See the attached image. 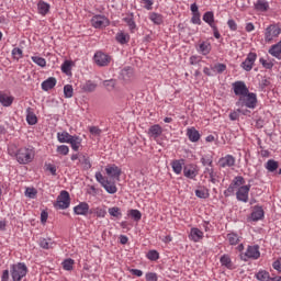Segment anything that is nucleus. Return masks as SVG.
I'll return each mask as SVG.
<instances>
[{"instance_id": "f257e3e1", "label": "nucleus", "mask_w": 281, "mask_h": 281, "mask_svg": "<svg viewBox=\"0 0 281 281\" xmlns=\"http://www.w3.org/2000/svg\"><path fill=\"white\" fill-rule=\"evenodd\" d=\"M9 155L15 157L16 161L22 165L32 164L34 161V149L22 147L14 150V147L9 148Z\"/></svg>"}, {"instance_id": "f03ea898", "label": "nucleus", "mask_w": 281, "mask_h": 281, "mask_svg": "<svg viewBox=\"0 0 281 281\" xmlns=\"http://www.w3.org/2000/svg\"><path fill=\"white\" fill-rule=\"evenodd\" d=\"M10 273L12 280L21 281L27 276V266L24 262L13 263L11 265Z\"/></svg>"}, {"instance_id": "7ed1b4c3", "label": "nucleus", "mask_w": 281, "mask_h": 281, "mask_svg": "<svg viewBox=\"0 0 281 281\" xmlns=\"http://www.w3.org/2000/svg\"><path fill=\"white\" fill-rule=\"evenodd\" d=\"M257 104L258 97L254 92H248L247 94L239 97L236 102V106H246V109H256Z\"/></svg>"}, {"instance_id": "20e7f679", "label": "nucleus", "mask_w": 281, "mask_h": 281, "mask_svg": "<svg viewBox=\"0 0 281 281\" xmlns=\"http://www.w3.org/2000/svg\"><path fill=\"white\" fill-rule=\"evenodd\" d=\"M69 205H71V198L69 196V192L64 190L57 196L54 207H56V210H67Z\"/></svg>"}, {"instance_id": "39448f33", "label": "nucleus", "mask_w": 281, "mask_h": 281, "mask_svg": "<svg viewBox=\"0 0 281 281\" xmlns=\"http://www.w3.org/2000/svg\"><path fill=\"white\" fill-rule=\"evenodd\" d=\"M240 258L244 260V262H247L249 259L258 260V258H260V246H248L246 252L240 255Z\"/></svg>"}, {"instance_id": "423d86ee", "label": "nucleus", "mask_w": 281, "mask_h": 281, "mask_svg": "<svg viewBox=\"0 0 281 281\" xmlns=\"http://www.w3.org/2000/svg\"><path fill=\"white\" fill-rule=\"evenodd\" d=\"M281 34V29L277 24H270L265 31L266 43H272L274 38H278Z\"/></svg>"}, {"instance_id": "0eeeda50", "label": "nucleus", "mask_w": 281, "mask_h": 281, "mask_svg": "<svg viewBox=\"0 0 281 281\" xmlns=\"http://www.w3.org/2000/svg\"><path fill=\"white\" fill-rule=\"evenodd\" d=\"M91 25L95 27V30H103V27L111 25V21H109V18L105 15L97 14L92 16Z\"/></svg>"}, {"instance_id": "6e6552de", "label": "nucleus", "mask_w": 281, "mask_h": 281, "mask_svg": "<svg viewBox=\"0 0 281 281\" xmlns=\"http://www.w3.org/2000/svg\"><path fill=\"white\" fill-rule=\"evenodd\" d=\"M243 186H245V178H243V176H236L227 190L224 191V195L232 196V194H234L236 191V188H243Z\"/></svg>"}, {"instance_id": "1a4fd4ad", "label": "nucleus", "mask_w": 281, "mask_h": 281, "mask_svg": "<svg viewBox=\"0 0 281 281\" xmlns=\"http://www.w3.org/2000/svg\"><path fill=\"white\" fill-rule=\"evenodd\" d=\"M251 190V184L241 186L238 188L236 192L237 201H241V203H247L249 201V191Z\"/></svg>"}, {"instance_id": "9d476101", "label": "nucleus", "mask_w": 281, "mask_h": 281, "mask_svg": "<svg viewBox=\"0 0 281 281\" xmlns=\"http://www.w3.org/2000/svg\"><path fill=\"white\" fill-rule=\"evenodd\" d=\"M93 58L95 65H98L99 67H108V65L111 63V56L102 52H97Z\"/></svg>"}, {"instance_id": "9b49d317", "label": "nucleus", "mask_w": 281, "mask_h": 281, "mask_svg": "<svg viewBox=\"0 0 281 281\" xmlns=\"http://www.w3.org/2000/svg\"><path fill=\"white\" fill-rule=\"evenodd\" d=\"M233 91L235 95H239V98H243L244 95L248 94L249 88H247V85H245L244 81H235L233 83Z\"/></svg>"}, {"instance_id": "f8f14e48", "label": "nucleus", "mask_w": 281, "mask_h": 281, "mask_svg": "<svg viewBox=\"0 0 281 281\" xmlns=\"http://www.w3.org/2000/svg\"><path fill=\"white\" fill-rule=\"evenodd\" d=\"M256 58H258L256 53H249L246 59L240 64V67L244 68L245 71H251V69H254V63H256Z\"/></svg>"}, {"instance_id": "ddd939ff", "label": "nucleus", "mask_w": 281, "mask_h": 281, "mask_svg": "<svg viewBox=\"0 0 281 281\" xmlns=\"http://www.w3.org/2000/svg\"><path fill=\"white\" fill-rule=\"evenodd\" d=\"M105 172H106L108 177H111V179H116L117 181H120V177L122 175V169L120 167H117L116 165H109L105 168Z\"/></svg>"}, {"instance_id": "4468645a", "label": "nucleus", "mask_w": 281, "mask_h": 281, "mask_svg": "<svg viewBox=\"0 0 281 281\" xmlns=\"http://www.w3.org/2000/svg\"><path fill=\"white\" fill-rule=\"evenodd\" d=\"M164 133V128H161L159 126V124H155V125H151L149 128H148V135L149 137H151V139H159V137H161V134Z\"/></svg>"}, {"instance_id": "2eb2a0df", "label": "nucleus", "mask_w": 281, "mask_h": 281, "mask_svg": "<svg viewBox=\"0 0 281 281\" xmlns=\"http://www.w3.org/2000/svg\"><path fill=\"white\" fill-rule=\"evenodd\" d=\"M218 165L221 168H232V166L236 165V158H234L232 155H226L220 159Z\"/></svg>"}, {"instance_id": "dca6fc26", "label": "nucleus", "mask_w": 281, "mask_h": 281, "mask_svg": "<svg viewBox=\"0 0 281 281\" xmlns=\"http://www.w3.org/2000/svg\"><path fill=\"white\" fill-rule=\"evenodd\" d=\"M74 213L77 214V216H87V214H89V204L87 202L79 203L74 207Z\"/></svg>"}, {"instance_id": "f3484780", "label": "nucleus", "mask_w": 281, "mask_h": 281, "mask_svg": "<svg viewBox=\"0 0 281 281\" xmlns=\"http://www.w3.org/2000/svg\"><path fill=\"white\" fill-rule=\"evenodd\" d=\"M120 76L125 82H131V79L135 76V70L131 67H125L121 70Z\"/></svg>"}, {"instance_id": "a211bd4d", "label": "nucleus", "mask_w": 281, "mask_h": 281, "mask_svg": "<svg viewBox=\"0 0 281 281\" xmlns=\"http://www.w3.org/2000/svg\"><path fill=\"white\" fill-rule=\"evenodd\" d=\"M183 175L187 179H194L199 175V171H196L194 165H188L183 168Z\"/></svg>"}, {"instance_id": "6ab92c4d", "label": "nucleus", "mask_w": 281, "mask_h": 281, "mask_svg": "<svg viewBox=\"0 0 281 281\" xmlns=\"http://www.w3.org/2000/svg\"><path fill=\"white\" fill-rule=\"evenodd\" d=\"M262 218H265V210H262V206H255L251 213V221L258 222L262 221Z\"/></svg>"}, {"instance_id": "aec40b11", "label": "nucleus", "mask_w": 281, "mask_h": 281, "mask_svg": "<svg viewBox=\"0 0 281 281\" xmlns=\"http://www.w3.org/2000/svg\"><path fill=\"white\" fill-rule=\"evenodd\" d=\"M268 53L273 56L274 58H278L279 60H281V41L274 45H272Z\"/></svg>"}, {"instance_id": "412c9836", "label": "nucleus", "mask_w": 281, "mask_h": 281, "mask_svg": "<svg viewBox=\"0 0 281 281\" xmlns=\"http://www.w3.org/2000/svg\"><path fill=\"white\" fill-rule=\"evenodd\" d=\"M26 122L30 126H34L38 122V117H36V114H34L32 108L26 109Z\"/></svg>"}, {"instance_id": "4be33fe9", "label": "nucleus", "mask_w": 281, "mask_h": 281, "mask_svg": "<svg viewBox=\"0 0 281 281\" xmlns=\"http://www.w3.org/2000/svg\"><path fill=\"white\" fill-rule=\"evenodd\" d=\"M189 238L190 240H193V243H199V240H202L203 238V233L199 228H191Z\"/></svg>"}, {"instance_id": "5701e85b", "label": "nucleus", "mask_w": 281, "mask_h": 281, "mask_svg": "<svg viewBox=\"0 0 281 281\" xmlns=\"http://www.w3.org/2000/svg\"><path fill=\"white\" fill-rule=\"evenodd\" d=\"M256 280L258 281H272L273 278H271V274L267 270H259L255 274Z\"/></svg>"}, {"instance_id": "b1692460", "label": "nucleus", "mask_w": 281, "mask_h": 281, "mask_svg": "<svg viewBox=\"0 0 281 281\" xmlns=\"http://www.w3.org/2000/svg\"><path fill=\"white\" fill-rule=\"evenodd\" d=\"M56 87V78L49 77L45 81L42 82V89L43 91H49Z\"/></svg>"}, {"instance_id": "393cba45", "label": "nucleus", "mask_w": 281, "mask_h": 281, "mask_svg": "<svg viewBox=\"0 0 281 281\" xmlns=\"http://www.w3.org/2000/svg\"><path fill=\"white\" fill-rule=\"evenodd\" d=\"M187 135L190 142H193V143L199 142V139H201V134L194 127L188 128Z\"/></svg>"}, {"instance_id": "a878e982", "label": "nucleus", "mask_w": 281, "mask_h": 281, "mask_svg": "<svg viewBox=\"0 0 281 281\" xmlns=\"http://www.w3.org/2000/svg\"><path fill=\"white\" fill-rule=\"evenodd\" d=\"M12 102H14V97L0 92V104H2V106H12Z\"/></svg>"}, {"instance_id": "bb28decb", "label": "nucleus", "mask_w": 281, "mask_h": 281, "mask_svg": "<svg viewBox=\"0 0 281 281\" xmlns=\"http://www.w3.org/2000/svg\"><path fill=\"white\" fill-rule=\"evenodd\" d=\"M68 144H70L72 150L78 153V150L80 149V145L82 144V138L74 135L72 138L68 142Z\"/></svg>"}, {"instance_id": "cd10ccee", "label": "nucleus", "mask_w": 281, "mask_h": 281, "mask_svg": "<svg viewBox=\"0 0 281 281\" xmlns=\"http://www.w3.org/2000/svg\"><path fill=\"white\" fill-rule=\"evenodd\" d=\"M255 10H258V12H267V10H269V2L267 0H257Z\"/></svg>"}, {"instance_id": "c85d7f7f", "label": "nucleus", "mask_w": 281, "mask_h": 281, "mask_svg": "<svg viewBox=\"0 0 281 281\" xmlns=\"http://www.w3.org/2000/svg\"><path fill=\"white\" fill-rule=\"evenodd\" d=\"M74 135H70L68 132L57 133V139L60 144H69V140L72 139Z\"/></svg>"}, {"instance_id": "c756f323", "label": "nucleus", "mask_w": 281, "mask_h": 281, "mask_svg": "<svg viewBox=\"0 0 281 281\" xmlns=\"http://www.w3.org/2000/svg\"><path fill=\"white\" fill-rule=\"evenodd\" d=\"M203 21L210 25V27H214V12L207 11L203 14Z\"/></svg>"}, {"instance_id": "7c9ffc66", "label": "nucleus", "mask_w": 281, "mask_h": 281, "mask_svg": "<svg viewBox=\"0 0 281 281\" xmlns=\"http://www.w3.org/2000/svg\"><path fill=\"white\" fill-rule=\"evenodd\" d=\"M102 188H104L108 194H115V192H117V187L115 183L109 180L102 186Z\"/></svg>"}, {"instance_id": "2f4dec72", "label": "nucleus", "mask_w": 281, "mask_h": 281, "mask_svg": "<svg viewBox=\"0 0 281 281\" xmlns=\"http://www.w3.org/2000/svg\"><path fill=\"white\" fill-rule=\"evenodd\" d=\"M265 168L267 169L268 172H276V170H278L279 168V164L273 159H269L266 162Z\"/></svg>"}, {"instance_id": "473e14b6", "label": "nucleus", "mask_w": 281, "mask_h": 281, "mask_svg": "<svg viewBox=\"0 0 281 281\" xmlns=\"http://www.w3.org/2000/svg\"><path fill=\"white\" fill-rule=\"evenodd\" d=\"M37 10H38L40 14L45 16V14H47V12H49V3L45 2V1H40L37 3Z\"/></svg>"}, {"instance_id": "72a5a7b5", "label": "nucleus", "mask_w": 281, "mask_h": 281, "mask_svg": "<svg viewBox=\"0 0 281 281\" xmlns=\"http://www.w3.org/2000/svg\"><path fill=\"white\" fill-rule=\"evenodd\" d=\"M149 19L155 25H161L164 23V16L159 13H150Z\"/></svg>"}, {"instance_id": "f704fd0d", "label": "nucleus", "mask_w": 281, "mask_h": 281, "mask_svg": "<svg viewBox=\"0 0 281 281\" xmlns=\"http://www.w3.org/2000/svg\"><path fill=\"white\" fill-rule=\"evenodd\" d=\"M79 164H81L83 170H90V168H91V161L85 155L79 156Z\"/></svg>"}, {"instance_id": "c9c22d12", "label": "nucleus", "mask_w": 281, "mask_h": 281, "mask_svg": "<svg viewBox=\"0 0 281 281\" xmlns=\"http://www.w3.org/2000/svg\"><path fill=\"white\" fill-rule=\"evenodd\" d=\"M97 88H98V85L93 83L92 81H87L81 87L82 91H86L87 93H91L95 91Z\"/></svg>"}, {"instance_id": "e433bc0d", "label": "nucleus", "mask_w": 281, "mask_h": 281, "mask_svg": "<svg viewBox=\"0 0 281 281\" xmlns=\"http://www.w3.org/2000/svg\"><path fill=\"white\" fill-rule=\"evenodd\" d=\"M200 52L201 54H203V56H207V54L212 52V45L210 44V42H202L200 44Z\"/></svg>"}, {"instance_id": "4c0bfd02", "label": "nucleus", "mask_w": 281, "mask_h": 281, "mask_svg": "<svg viewBox=\"0 0 281 281\" xmlns=\"http://www.w3.org/2000/svg\"><path fill=\"white\" fill-rule=\"evenodd\" d=\"M116 41L121 45H126V43H128V41H131V36H128V34H126V33L121 32V33L116 34Z\"/></svg>"}, {"instance_id": "58836bf2", "label": "nucleus", "mask_w": 281, "mask_h": 281, "mask_svg": "<svg viewBox=\"0 0 281 281\" xmlns=\"http://www.w3.org/2000/svg\"><path fill=\"white\" fill-rule=\"evenodd\" d=\"M227 240L229 245H238V243H240V237L236 233H229L227 234Z\"/></svg>"}, {"instance_id": "ea45409f", "label": "nucleus", "mask_w": 281, "mask_h": 281, "mask_svg": "<svg viewBox=\"0 0 281 281\" xmlns=\"http://www.w3.org/2000/svg\"><path fill=\"white\" fill-rule=\"evenodd\" d=\"M108 212L110 216H113L114 218H122V211L117 206L110 207Z\"/></svg>"}, {"instance_id": "a19ab883", "label": "nucleus", "mask_w": 281, "mask_h": 281, "mask_svg": "<svg viewBox=\"0 0 281 281\" xmlns=\"http://www.w3.org/2000/svg\"><path fill=\"white\" fill-rule=\"evenodd\" d=\"M220 262L223 267H226V269H232V259L227 255H223L220 259Z\"/></svg>"}, {"instance_id": "79ce46f5", "label": "nucleus", "mask_w": 281, "mask_h": 281, "mask_svg": "<svg viewBox=\"0 0 281 281\" xmlns=\"http://www.w3.org/2000/svg\"><path fill=\"white\" fill-rule=\"evenodd\" d=\"M171 168L176 175H181V170H183V166L181 165V160H173L171 164Z\"/></svg>"}, {"instance_id": "37998d69", "label": "nucleus", "mask_w": 281, "mask_h": 281, "mask_svg": "<svg viewBox=\"0 0 281 281\" xmlns=\"http://www.w3.org/2000/svg\"><path fill=\"white\" fill-rule=\"evenodd\" d=\"M130 216L136 222L142 221V212H139V210H130Z\"/></svg>"}, {"instance_id": "c03bdc74", "label": "nucleus", "mask_w": 281, "mask_h": 281, "mask_svg": "<svg viewBox=\"0 0 281 281\" xmlns=\"http://www.w3.org/2000/svg\"><path fill=\"white\" fill-rule=\"evenodd\" d=\"M61 71L63 74H66V76H69V74H71V61H64V64L61 65Z\"/></svg>"}, {"instance_id": "a18cd8bd", "label": "nucleus", "mask_w": 281, "mask_h": 281, "mask_svg": "<svg viewBox=\"0 0 281 281\" xmlns=\"http://www.w3.org/2000/svg\"><path fill=\"white\" fill-rule=\"evenodd\" d=\"M65 98H74V87L71 85H66L64 87Z\"/></svg>"}, {"instance_id": "49530a36", "label": "nucleus", "mask_w": 281, "mask_h": 281, "mask_svg": "<svg viewBox=\"0 0 281 281\" xmlns=\"http://www.w3.org/2000/svg\"><path fill=\"white\" fill-rule=\"evenodd\" d=\"M103 87H105L108 91H113L115 89V80L114 79L104 80Z\"/></svg>"}, {"instance_id": "de8ad7c7", "label": "nucleus", "mask_w": 281, "mask_h": 281, "mask_svg": "<svg viewBox=\"0 0 281 281\" xmlns=\"http://www.w3.org/2000/svg\"><path fill=\"white\" fill-rule=\"evenodd\" d=\"M32 60L35 65H38V67H45V65H47V61L43 57L33 56Z\"/></svg>"}, {"instance_id": "09e8293b", "label": "nucleus", "mask_w": 281, "mask_h": 281, "mask_svg": "<svg viewBox=\"0 0 281 281\" xmlns=\"http://www.w3.org/2000/svg\"><path fill=\"white\" fill-rule=\"evenodd\" d=\"M40 247H42V249H49V247H52V239L41 238Z\"/></svg>"}, {"instance_id": "8fccbe9b", "label": "nucleus", "mask_w": 281, "mask_h": 281, "mask_svg": "<svg viewBox=\"0 0 281 281\" xmlns=\"http://www.w3.org/2000/svg\"><path fill=\"white\" fill-rule=\"evenodd\" d=\"M63 267H64L65 271H71V269H74V259L64 260Z\"/></svg>"}, {"instance_id": "3c124183", "label": "nucleus", "mask_w": 281, "mask_h": 281, "mask_svg": "<svg viewBox=\"0 0 281 281\" xmlns=\"http://www.w3.org/2000/svg\"><path fill=\"white\" fill-rule=\"evenodd\" d=\"M240 113H243V110L237 109L236 111H233L229 113V120L232 122H236V120H238V117H240Z\"/></svg>"}, {"instance_id": "603ef678", "label": "nucleus", "mask_w": 281, "mask_h": 281, "mask_svg": "<svg viewBox=\"0 0 281 281\" xmlns=\"http://www.w3.org/2000/svg\"><path fill=\"white\" fill-rule=\"evenodd\" d=\"M259 63L265 69H273V61H267V59L260 58Z\"/></svg>"}, {"instance_id": "864d4df0", "label": "nucleus", "mask_w": 281, "mask_h": 281, "mask_svg": "<svg viewBox=\"0 0 281 281\" xmlns=\"http://www.w3.org/2000/svg\"><path fill=\"white\" fill-rule=\"evenodd\" d=\"M36 194H37L36 189H34V188H26L25 196H29V199H35Z\"/></svg>"}, {"instance_id": "5fc2aeb1", "label": "nucleus", "mask_w": 281, "mask_h": 281, "mask_svg": "<svg viewBox=\"0 0 281 281\" xmlns=\"http://www.w3.org/2000/svg\"><path fill=\"white\" fill-rule=\"evenodd\" d=\"M148 260H159V252L157 250H149L147 252Z\"/></svg>"}, {"instance_id": "6e6d98bb", "label": "nucleus", "mask_w": 281, "mask_h": 281, "mask_svg": "<svg viewBox=\"0 0 281 281\" xmlns=\"http://www.w3.org/2000/svg\"><path fill=\"white\" fill-rule=\"evenodd\" d=\"M12 56L15 60H19L20 58H23V50L21 48H13Z\"/></svg>"}, {"instance_id": "4d7b16f0", "label": "nucleus", "mask_w": 281, "mask_h": 281, "mask_svg": "<svg viewBox=\"0 0 281 281\" xmlns=\"http://www.w3.org/2000/svg\"><path fill=\"white\" fill-rule=\"evenodd\" d=\"M191 23L194 25H201V13H192Z\"/></svg>"}, {"instance_id": "13d9d810", "label": "nucleus", "mask_w": 281, "mask_h": 281, "mask_svg": "<svg viewBox=\"0 0 281 281\" xmlns=\"http://www.w3.org/2000/svg\"><path fill=\"white\" fill-rule=\"evenodd\" d=\"M59 155H69V147L67 145H60L57 147Z\"/></svg>"}, {"instance_id": "bf43d9fd", "label": "nucleus", "mask_w": 281, "mask_h": 281, "mask_svg": "<svg viewBox=\"0 0 281 281\" xmlns=\"http://www.w3.org/2000/svg\"><path fill=\"white\" fill-rule=\"evenodd\" d=\"M95 179L99 183H101V186H103L104 183H106L109 181V179L104 178V176H102V172L98 171L95 173Z\"/></svg>"}, {"instance_id": "052dcab7", "label": "nucleus", "mask_w": 281, "mask_h": 281, "mask_svg": "<svg viewBox=\"0 0 281 281\" xmlns=\"http://www.w3.org/2000/svg\"><path fill=\"white\" fill-rule=\"evenodd\" d=\"M124 21L128 25L130 30H135L136 24H135V20H133V18H131V16L124 18Z\"/></svg>"}, {"instance_id": "680f3d73", "label": "nucleus", "mask_w": 281, "mask_h": 281, "mask_svg": "<svg viewBox=\"0 0 281 281\" xmlns=\"http://www.w3.org/2000/svg\"><path fill=\"white\" fill-rule=\"evenodd\" d=\"M213 69L217 71V74H223L225 69H227V66L225 64H216Z\"/></svg>"}, {"instance_id": "e2e57ef3", "label": "nucleus", "mask_w": 281, "mask_h": 281, "mask_svg": "<svg viewBox=\"0 0 281 281\" xmlns=\"http://www.w3.org/2000/svg\"><path fill=\"white\" fill-rule=\"evenodd\" d=\"M227 25L232 32H236L238 30V24H236V21L234 20H228Z\"/></svg>"}, {"instance_id": "0e129e2a", "label": "nucleus", "mask_w": 281, "mask_h": 281, "mask_svg": "<svg viewBox=\"0 0 281 281\" xmlns=\"http://www.w3.org/2000/svg\"><path fill=\"white\" fill-rule=\"evenodd\" d=\"M89 132L91 133V135H95V136L102 134V130H100V127H98V126H91L89 128Z\"/></svg>"}, {"instance_id": "69168bd1", "label": "nucleus", "mask_w": 281, "mask_h": 281, "mask_svg": "<svg viewBox=\"0 0 281 281\" xmlns=\"http://www.w3.org/2000/svg\"><path fill=\"white\" fill-rule=\"evenodd\" d=\"M94 214L98 218H104V216H106V211L104 209H97Z\"/></svg>"}, {"instance_id": "338daca9", "label": "nucleus", "mask_w": 281, "mask_h": 281, "mask_svg": "<svg viewBox=\"0 0 281 281\" xmlns=\"http://www.w3.org/2000/svg\"><path fill=\"white\" fill-rule=\"evenodd\" d=\"M195 196H198V199H207V193L203 190H195Z\"/></svg>"}, {"instance_id": "774afa93", "label": "nucleus", "mask_w": 281, "mask_h": 281, "mask_svg": "<svg viewBox=\"0 0 281 281\" xmlns=\"http://www.w3.org/2000/svg\"><path fill=\"white\" fill-rule=\"evenodd\" d=\"M146 280H147V281H157V273H155V272H148V273L146 274Z\"/></svg>"}]
</instances>
